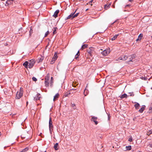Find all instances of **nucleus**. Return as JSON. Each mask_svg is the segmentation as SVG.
I'll list each match as a JSON object with an SVG mask.
<instances>
[{
	"instance_id": "f257e3e1",
	"label": "nucleus",
	"mask_w": 152,
	"mask_h": 152,
	"mask_svg": "<svg viewBox=\"0 0 152 152\" xmlns=\"http://www.w3.org/2000/svg\"><path fill=\"white\" fill-rule=\"evenodd\" d=\"M23 91L21 88L19 91H18L16 95L15 98L16 99H20L23 95Z\"/></svg>"
},
{
	"instance_id": "f03ea898",
	"label": "nucleus",
	"mask_w": 152,
	"mask_h": 152,
	"mask_svg": "<svg viewBox=\"0 0 152 152\" xmlns=\"http://www.w3.org/2000/svg\"><path fill=\"white\" fill-rule=\"evenodd\" d=\"M28 62V68H31L34 66L35 63V61L34 60L31 59Z\"/></svg>"
},
{
	"instance_id": "7ed1b4c3",
	"label": "nucleus",
	"mask_w": 152,
	"mask_h": 152,
	"mask_svg": "<svg viewBox=\"0 0 152 152\" xmlns=\"http://www.w3.org/2000/svg\"><path fill=\"white\" fill-rule=\"evenodd\" d=\"M110 51V49L109 48L102 51L101 53L103 55L106 56L109 53Z\"/></svg>"
},
{
	"instance_id": "20e7f679",
	"label": "nucleus",
	"mask_w": 152,
	"mask_h": 152,
	"mask_svg": "<svg viewBox=\"0 0 152 152\" xmlns=\"http://www.w3.org/2000/svg\"><path fill=\"white\" fill-rule=\"evenodd\" d=\"M49 77H45V84L46 87H48L49 85Z\"/></svg>"
},
{
	"instance_id": "39448f33",
	"label": "nucleus",
	"mask_w": 152,
	"mask_h": 152,
	"mask_svg": "<svg viewBox=\"0 0 152 152\" xmlns=\"http://www.w3.org/2000/svg\"><path fill=\"white\" fill-rule=\"evenodd\" d=\"M94 51V48L92 47H90L87 49V51L88 53V54L91 56H92V53Z\"/></svg>"
},
{
	"instance_id": "423d86ee",
	"label": "nucleus",
	"mask_w": 152,
	"mask_h": 152,
	"mask_svg": "<svg viewBox=\"0 0 152 152\" xmlns=\"http://www.w3.org/2000/svg\"><path fill=\"white\" fill-rule=\"evenodd\" d=\"M128 58V56L126 55H123L121 57H120L118 58V59H116L117 61H119V60H122V61H125L126 59H127Z\"/></svg>"
},
{
	"instance_id": "0eeeda50",
	"label": "nucleus",
	"mask_w": 152,
	"mask_h": 152,
	"mask_svg": "<svg viewBox=\"0 0 152 152\" xmlns=\"http://www.w3.org/2000/svg\"><path fill=\"white\" fill-rule=\"evenodd\" d=\"M76 10H76L74 12L72 13L69 15L66 18L65 20H66L69 19H73L74 18H73V14H74L75 13Z\"/></svg>"
},
{
	"instance_id": "6e6552de",
	"label": "nucleus",
	"mask_w": 152,
	"mask_h": 152,
	"mask_svg": "<svg viewBox=\"0 0 152 152\" xmlns=\"http://www.w3.org/2000/svg\"><path fill=\"white\" fill-rule=\"evenodd\" d=\"M49 128L50 131H51V129L52 130L53 128L52 121L51 117H50L49 120Z\"/></svg>"
},
{
	"instance_id": "1a4fd4ad",
	"label": "nucleus",
	"mask_w": 152,
	"mask_h": 152,
	"mask_svg": "<svg viewBox=\"0 0 152 152\" xmlns=\"http://www.w3.org/2000/svg\"><path fill=\"white\" fill-rule=\"evenodd\" d=\"M97 118L95 116L92 117L91 119V121H93L94 122L96 125H97L98 124V122L97 121Z\"/></svg>"
},
{
	"instance_id": "9d476101",
	"label": "nucleus",
	"mask_w": 152,
	"mask_h": 152,
	"mask_svg": "<svg viewBox=\"0 0 152 152\" xmlns=\"http://www.w3.org/2000/svg\"><path fill=\"white\" fill-rule=\"evenodd\" d=\"M13 3V0H7L6 2L5 5L8 6Z\"/></svg>"
},
{
	"instance_id": "9b49d317",
	"label": "nucleus",
	"mask_w": 152,
	"mask_h": 152,
	"mask_svg": "<svg viewBox=\"0 0 152 152\" xmlns=\"http://www.w3.org/2000/svg\"><path fill=\"white\" fill-rule=\"evenodd\" d=\"M59 12V10H57L54 12L53 16L54 18H56L58 16V14Z\"/></svg>"
},
{
	"instance_id": "f8f14e48",
	"label": "nucleus",
	"mask_w": 152,
	"mask_h": 152,
	"mask_svg": "<svg viewBox=\"0 0 152 152\" xmlns=\"http://www.w3.org/2000/svg\"><path fill=\"white\" fill-rule=\"evenodd\" d=\"M59 97V94L58 93L56 94L54 96L53 101H54L58 99Z\"/></svg>"
},
{
	"instance_id": "ddd939ff",
	"label": "nucleus",
	"mask_w": 152,
	"mask_h": 152,
	"mask_svg": "<svg viewBox=\"0 0 152 152\" xmlns=\"http://www.w3.org/2000/svg\"><path fill=\"white\" fill-rule=\"evenodd\" d=\"M145 106L144 105H142V107L139 110V111L140 113H142L145 109Z\"/></svg>"
},
{
	"instance_id": "4468645a",
	"label": "nucleus",
	"mask_w": 152,
	"mask_h": 152,
	"mask_svg": "<svg viewBox=\"0 0 152 152\" xmlns=\"http://www.w3.org/2000/svg\"><path fill=\"white\" fill-rule=\"evenodd\" d=\"M111 5V3L109 4H105L104 5V9L105 10H107L110 8Z\"/></svg>"
},
{
	"instance_id": "2eb2a0df",
	"label": "nucleus",
	"mask_w": 152,
	"mask_h": 152,
	"mask_svg": "<svg viewBox=\"0 0 152 152\" xmlns=\"http://www.w3.org/2000/svg\"><path fill=\"white\" fill-rule=\"evenodd\" d=\"M143 37V34H140L138 36V38L136 39V41L140 40Z\"/></svg>"
},
{
	"instance_id": "dca6fc26",
	"label": "nucleus",
	"mask_w": 152,
	"mask_h": 152,
	"mask_svg": "<svg viewBox=\"0 0 152 152\" xmlns=\"http://www.w3.org/2000/svg\"><path fill=\"white\" fill-rule=\"evenodd\" d=\"M134 106L135 109L136 110H137L139 108V107L140 106V104L137 102H136L135 104L134 105Z\"/></svg>"
},
{
	"instance_id": "f3484780",
	"label": "nucleus",
	"mask_w": 152,
	"mask_h": 152,
	"mask_svg": "<svg viewBox=\"0 0 152 152\" xmlns=\"http://www.w3.org/2000/svg\"><path fill=\"white\" fill-rule=\"evenodd\" d=\"M58 143H56L54 145V148L55 150L57 151L58 149Z\"/></svg>"
},
{
	"instance_id": "a211bd4d",
	"label": "nucleus",
	"mask_w": 152,
	"mask_h": 152,
	"mask_svg": "<svg viewBox=\"0 0 152 152\" xmlns=\"http://www.w3.org/2000/svg\"><path fill=\"white\" fill-rule=\"evenodd\" d=\"M44 58V57L41 56L40 58H38L37 60L38 62L39 63L42 61Z\"/></svg>"
},
{
	"instance_id": "6ab92c4d",
	"label": "nucleus",
	"mask_w": 152,
	"mask_h": 152,
	"mask_svg": "<svg viewBox=\"0 0 152 152\" xmlns=\"http://www.w3.org/2000/svg\"><path fill=\"white\" fill-rule=\"evenodd\" d=\"M28 62L27 61H26L25 62H24L23 64V65L26 68H27V67H28Z\"/></svg>"
},
{
	"instance_id": "aec40b11",
	"label": "nucleus",
	"mask_w": 152,
	"mask_h": 152,
	"mask_svg": "<svg viewBox=\"0 0 152 152\" xmlns=\"http://www.w3.org/2000/svg\"><path fill=\"white\" fill-rule=\"evenodd\" d=\"M120 97L121 99H123L124 98H127V95L126 94H123L121 95V96H120Z\"/></svg>"
},
{
	"instance_id": "412c9836",
	"label": "nucleus",
	"mask_w": 152,
	"mask_h": 152,
	"mask_svg": "<svg viewBox=\"0 0 152 152\" xmlns=\"http://www.w3.org/2000/svg\"><path fill=\"white\" fill-rule=\"evenodd\" d=\"M56 60L55 58H53L50 62V64H53Z\"/></svg>"
},
{
	"instance_id": "4be33fe9",
	"label": "nucleus",
	"mask_w": 152,
	"mask_h": 152,
	"mask_svg": "<svg viewBox=\"0 0 152 152\" xmlns=\"http://www.w3.org/2000/svg\"><path fill=\"white\" fill-rule=\"evenodd\" d=\"M119 35V34H115L113 37L111 39L112 41H113L115 40L118 37V36Z\"/></svg>"
},
{
	"instance_id": "5701e85b",
	"label": "nucleus",
	"mask_w": 152,
	"mask_h": 152,
	"mask_svg": "<svg viewBox=\"0 0 152 152\" xmlns=\"http://www.w3.org/2000/svg\"><path fill=\"white\" fill-rule=\"evenodd\" d=\"M88 46V45L87 44H84L81 47V49L82 50H83L86 48H87Z\"/></svg>"
},
{
	"instance_id": "b1692460",
	"label": "nucleus",
	"mask_w": 152,
	"mask_h": 152,
	"mask_svg": "<svg viewBox=\"0 0 152 152\" xmlns=\"http://www.w3.org/2000/svg\"><path fill=\"white\" fill-rule=\"evenodd\" d=\"M53 77H51V78L50 83V86L52 87L53 86Z\"/></svg>"
},
{
	"instance_id": "393cba45",
	"label": "nucleus",
	"mask_w": 152,
	"mask_h": 152,
	"mask_svg": "<svg viewBox=\"0 0 152 152\" xmlns=\"http://www.w3.org/2000/svg\"><path fill=\"white\" fill-rule=\"evenodd\" d=\"M152 134V129L151 130H149L147 132V134L148 135H149Z\"/></svg>"
},
{
	"instance_id": "a878e982",
	"label": "nucleus",
	"mask_w": 152,
	"mask_h": 152,
	"mask_svg": "<svg viewBox=\"0 0 152 152\" xmlns=\"http://www.w3.org/2000/svg\"><path fill=\"white\" fill-rule=\"evenodd\" d=\"M58 57L57 56V52H55L54 54V56L53 57V58L57 59L58 58Z\"/></svg>"
},
{
	"instance_id": "bb28decb",
	"label": "nucleus",
	"mask_w": 152,
	"mask_h": 152,
	"mask_svg": "<svg viewBox=\"0 0 152 152\" xmlns=\"http://www.w3.org/2000/svg\"><path fill=\"white\" fill-rule=\"evenodd\" d=\"M28 149V148H26L23 149L20 152H26L27 151Z\"/></svg>"
},
{
	"instance_id": "cd10ccee",
	"label": "nucleus",
	"mask_w": 152,
	"mask_h": 152,
	"mask_svg": "<svg viewBox=\"0 0 152 152\" xmlns=\"http://www.w3.org/2000/svg\"><path fill=\"white\" fill-rule=\"evenodd\" d=\"M126 150L129 151L131 150L132 149L131 146V145L128 146H126Z\"/></svg>"
},
{
	"instance_id": "c85d7f7f",
	"label": "nucleus",
	"mask_w": 152,
	"mask_h": 152,
	"mask_svg": "<svg viewBox=\"0 0 152 152\" xmlns=\"http://www.w3.org/2000/svg\"><path fill=\"white\" fill-rule=\"evenodd\" d=\"M54 28V30L53 32V34H55L56 33V29H57V28L55 27Z\"/></svg>"
},
{
	"instance_id": "c756f323",
	"label": "nucleus",
	"mask_w": 152,
	"mask_h": 152,
	"mask_svg": "<svg viewBox=\"0 0 152 152\" xmlns=\"http://www.w3.org/2000/svg\"><path fill=\"white\" fill-rule=\"evenodd\" d=\"M79 14V13H77L75 14H73V18H75L77 17L78 15Z\"/></svg>"
},
{
	"instance_id": "7c9ffc66",
	"label": "nucleus",
	"mask_w": 152,
	"mask_h": 152,
	"mask_svg": "<svg viewBox=\"0 0 152 152\" xmlns=\"http://www.w3.org/2000/svg\"><path fill=\"white\" fill-rule=\"evenodd\" d=\"M70 94V93H65L64 94V96L65 97L68 96L69 95V94Z\"/></svg>"
},
{
	"instance_id": "2f4dec72",
	"label": "nucleus",
	"mask_w": 152,
	"mask_h": 152,
	"mask_svg": "<svg viewBox=\"0 0 152 152\" xmlns=\"http://www.w3.org/2000/svg\"><path fill=\"white\" fill-rule=\"evenodd\" d=\"M49 31H47V32L45 33V36H44V37H46L47 36V35H48V34H49Z\"/></svg>"
},
{
	"instance_id": "473e14b6",
	"label": "nucleus",
	"mask_w": 152,
	"mask_h": 152,
	"mask_svg": "<svg viewBox=\"0 0 152 152\" xmlns=\"http://www.w3.org/2000/svg\"><path fill=\"white\" fill-rule=\"evenodd\" d=\"M131 58L133 59L135 58V55L134 54H132L131 56Z\"/></svg>"
},
{
	"instance_id": "72a5a7b5",
	"label": "nucleus",
	"mask_w": 152,
	"mask_h": 152,
	"mask_svg": "<svg viewBox=\"0 0 152 152\" xmlns=\"http://www.w3.org/2000/svg\"><path fill=\"white\" fill-rule=\"evenodd\" d=\"M33 80L34 81H36L37 80V79L34 77H33L32 78Z\"/></svg>"
},
{
	"instance_id": "f704fd0d",
	"label": "nucleus",
	"mask_w": 152,
	"mask_h": 152,
	"mask_svg": "<svg viewBox=\"0 0 152 152\" xmlns=\"http://www.w3.org/2000/svg\"><path fill=\"white\" fill-rule=\"evenodd\" d=\"M34 99L35 100H39V98L38 97V96H37V97H35L34 98Z\"/></svg>"
},
{
	"instance_id": "c9c22d12",
	"label": "nucleus",
	"mask_w": 152,
	"mask_h": 152,
	"mask_svg": "<svg viewBox=\"0 0 152 152\" xmlns=\"http://www.w3.org/2000/svg\"><path fill=\"white\" fill-rule=\"evenodd\" d=\"M132 137H130L129 139V141L130 142L132 141Z\"/></svg>"
},
{
	"instance_id": "e433bc0d",
	"label": "nucleus",
	"mask_w": 152,
	"mask_h": 152,
	"mask_svg": "<svg viewBox=\"0 0 152 152\" xmlns=\"http://www.w3.org/2000/svg\"><path fill=\"white\" fill-rule=\"evenodd\" d=\"M32 31H33V30H32V29L31 28L30 31H29L30 35L31 34H32Z\"/></svg>"
},
{
	"instance_id": "4c0bfd02",
	"label": "nucleus",
	"mask_w": 152,
	"mask_h": 152,
	"mask_svg": "<svg viewBox=\"0 0 152 152\" xmlns=\"http://www.w3.org/2000/svg\"><path fill=\"white\" fill-rule=\"evenodd\" d=\"M79 58V56L77 55H75V58L76 59H77Z\"/></svg>"
},
{
	"instance_id": "58836bf2",
	"label": "nucleus",
	"mask_w": 152,
	"mask_h": 152,
	"mask_svg": "<svg viewBox=\"0 0 152 152\" xmlns=\"http://www.w3.org/2000/svg\"><path fill=\"white\" fill-rule=\"evenodd\" d=\"M86 91V89H85V91H84V94L85 96H86L87 95V94H87V93H86V94H85Z\"/></svg>"
},
{
	"instance_id": "ea45409f",
	"label": "nucleus",
	"mask_w": 152,
	"mask_h": 152,
	"mask_svg": "<svg viewBox=\"0 0 152 152\" xmlns=\"http://www.w3.org/2000/svg\"><path fill=\"white\" fill-rule=\"evenodd\" d=\"M93 1V0H91V1H90L89 3H88V4H90L91 5H92V4H91L92 3V2Z\"/></svg>"
},
{
	"instance_id": "a19ab883",
	"label": "nucleus",
	"mask_w": 152,
	"mask_h": 152,
	"mask_svg": "<svg viewBox=\"0 0 152 152\" xmlns=\"http://www.w3.org/2000/svg\"><path fill=\"white\" fill-rule=\"evenodd\" d=\"M76 55H77V56H79V55H80V52H79V51H78L77 52V54H76Z\"/></svg>"
},
{
	"instance_id": "79ce46f5",
	"label": "nucleus",
	"mask_w": 152,
	"mask_h": 152,
	"mask_svg": "<svg viewBox=\"0 0 152 152\" xmlns=\"http://www.w3.org/2000/svg\"><path fill=\"white\" fill-rule=\"evenodd\" d=\"M149 110H152V105H151L150 106L149 109Z\"/></svg>"
},
{
	"instance_id": "37998d69",
	"label": "nucleus",
	"mask_w": 152,
	"mask_h": 152,
	"mask_svg": "<svg viewBox=\"0 0 152 152\" xmlns=\"http://www.w3.org/2000/svg\"><path fill=\"white\" fill-rule=\"evenodd\" d=\"M132 59H133V58H130V60L129 61H132Z\"/></svg>"
},
{
	"instance_id": "c03bdc74",
	"label": "nucleus",
	"mask_w": 152,
	"mask_h": 152,
	"mask_svg": "<svg viewBox=\"0 0 152 152\" xmlns=\"http://www.w3.org/2000/svg\"><path fill=\"white\" fill-rule=\"evenodd\" d=\"M76 90V89H75L73 88L72 89H71V90L70 91H75Z\"/></svg>"
},
{
	"instance_id": "a18cd8bd",
	"label": "nucleus",
	"mask_w": 152,
	"mask_h": 152,
	"mask_svg": "<svg viewBox=\"0 0 152 152\" xmlns=\"http://www.w3.org/2000/svg\"><path fill=\"white\" fill-rule=\"evenodd\" d=\"M149 147L151 148H152V143L151 144H150L149 145Z\"/></svg>"
},
{
	"instance_id": "49530a36",
	"label": "nucleus",
	"mask_w": 152,
	"mask_h": 152,
	"mask_svg": "<svg viewBox=\"0 0 152 152\" xmlns=\"http://www.w3.org/2000/svg\"><path fill=\"white\" fill-rule=\"evenodd\" d=\"M72 107H74L75 106V104H72Z\"/></svg>"
},
{
	"instance_id": "de8ad7c7",
	"label": "nucleus",
	"mask_w": 152,
	"mask_h": 152,
	"mask_svg": "<svg viewBox=\"0 0 152 152\" xmlns=\"http://www.w3.org/2000/svg\"><path fill=\"white\" fill-rule=\"evenodd\" d=\"M108 120H109L110 118V115L109 114H108Z\"/></svg>"
},
{
	"instance_id": "09e8293b",
	"label": "nucleus",
	"mask_w": 152,
	"mask_h": 152,
	"mask_svg": "<svg viewBox=\"0 0 152 152\" xmlns=\"http://www.w3.org/2000/svg\"><path fill=\"white\" fill-rule=\"evenodd\" d=\"M130 6V5L129 4H127V5H126L125 6V7H129V6Z\"/></svg>"
},
{
	"instance_id": "8fccbe9b",
	"label": "nucleus",
	"mask_w": 152,
	"mask_h": 152,
	"mask_svg": "<svg viewBox=\"0 0 152 152\" xmlns=\"http://www.w3.org/2000/svg\"><path fill=\"white\" fill-rule=\"evenodd\" d=\"M133 1V0H129V1H130V2H132V1Z\"/></svg>"
},
{
	"instance_id": "3c124183",
	"label": "nucleus",
	"mask_w": 152,
	"mask_h": 152,
	"mask_svg": "<svg viewBox=\"0 0 152 152\" xmlns=\"http://www.w3.org/2000/svg\"><path fill=\"white\" fill-rule=\"evenodd\" d=\"M1 135V133L0 132V136Z\"/></svg>"
},
{
	"instance_id": "603ef678",
	"label": "nucleus",
	"mask_w": 152,
	"mask_h": 152,
	"mask_svg": "<svg viewBox=\"0 0 152 152\" xmlns=\"http://www.w3.org/2000/svg\"><path fill=\"white\" fill-rule=\"evenodd\" d=\"M115 22V21L113 23H112V24H113V23H114Z\"/></svg>"
},
{
	"instance_id": "864d4df0",
	"label": "nucleus",
	"mask_w": 152,
	"mask_h": 152,
	"mask_svg": "<svg viewBox=\"0 0 152 152\" xmlns=\"http://www.w3.org/2000/svg\"><path fill=\"white\" fill-rule=\"evenodd\" d=\"M134 95V94H133V95H132V94L130 95V96H133Z\"/></svg>"
},
{
	"instance_id": "5fc2aeb1",
	"label": "nucleus",
	"mask_w": 152,
	"mask_h": 152,
	"mask_svg": "<svg viewBox=\"0 0 152 152\" xmlns=\"http://www.w3.org/2000/svg\"><path fill=\"white\" fill-rule=\"evenodd\" d=\"M144 80H146L145 78H144Z\"/></svg>"
},
{
	"instance_id": "6e6d98bb",
	"label": "nucleus",
	"mask_w": 152,
	"mask_h": 152,
	"mask_svg": "<svg viewBox=\"0 0 152 152\" xmlns=\"http://www.w3.org/2000/svg\"><path fill=\"white\" fill-rule=\"evenodd\" d=\"M144 78L145 77L142 78V79H144Z\"/></svg>"
},
{
	"instance_id": "4d7b16f0",
	"label": "nucleus",
	"mask_w": 152,
	"mask_h": 152,
	"mask_svg": "<svg viewBox=\"0 0 152 152\" xmlns=\"http://www.w3.org/2000/svg\"><path fill=\"white\" fill-rule=\"evenodd\" d=\"M144 78L145 77L142 78V79H144Z\"/></svg>"
},
{
	"instance_id": "13d9d810",
	"label": "nucleus",
	"mask_w": 152,
	"mask_h": 152,
	"mask_svg": "<svg viewBox=\"0 0 152 152\" xmlns=\"http://www.w3.org/2000/svg\"><path fill=\"white\" fill-rule=\"evenodd\" d=\"M144 78L145 77L142 78V79H144Z\"/></svg>"
},
{
	"instance_id": "bf43d9fd",
	"label": "nucleus",
	"mask_w": 152,
	"mask_h": 152,
	"mask_svg": "<svg viewBox=\"0 0 152 152\" xmlns=\"http://www.w3.org/2000/svg\"><path fill=\"white\" fill-rule=\"evenodd\" d=\"M88 10V9H87L86 10L87 11V10Z\"/></svg>"
},
{
	"instance_id": "052dcab7",
	"label": "nucleus",
	"mask_w": 152,
	"mask_h": 152,
	"mask_svg": "<svg viewBox=\"0 0 152 152\" xmlns=\"http://www.w3.org/2000/svg\"><path fill=\"white\" fill-rule=\"evenodd\" d=\"M26 103H27V104H28V102H27Z\"/></svg>"
},
{
	"instance_id": "680f3d73",
	"label": "nucleus",
	"mask_w": 152,
	"mask_h": 152,
	"mask_svg": "<svg viewBox=\"0 0 152 152\" xmlns=\"http://www.w3.org/2000/svg\"><path fill=\"white\" fill-rule=\"evenodd\" d=\"M44 152H46V151H44Z\"/></svg>"
},
{
	"instance_id": "e2e57ef3",
	"label": "nucleus",
	"mask_w": 152,
	"mask_h": 152,
	"mask_svg": "<svg viewBox=\"0 0 152 152\" xmlns=\"http://www.w3.org/2000/svg\"><path fill=\"white\" fill-rule=\"evenodd\" d=\"M151 37L152 38V36H151Z\"/></svg>"
}]
</instances>
